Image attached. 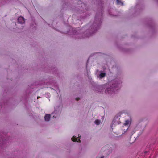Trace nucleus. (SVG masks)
Returning <instances> with one entry per match:
<instances>
[{"mask_svg": "<svg viewBox=\"0 0 158 158\" xmlns=\"http://www.w3.org/2000/svg\"><path fill=\"white\" fill-rule=\"evenodd\" d=\"M109 13L110 14V15H112L113 16H116V15H114V14H112L111 13V12H109Z\"/></svg>", "mask_w": 158, "mask_h": 158, "instance_id": "16", "label": "nucleus"}, {"mask_svg": "<svg viewBox=\"0 0 158 158\" xmlns=\"http://www.w3.org/2000/svg\"><path fill=\"white\" fill-rule=\"evenodd\" d=\"M130 122V121L129 120H127L125 121V123L124 124L125 125H127L129 124Z\"/></svg>", "mask_w": 158, "mask_h": 158, "instance_id": "13", "label": "nucleus"}, {"mask_svg": "<svg viewBox=\"0 0 158 158\" xmlns=\"http://www.w3.org/2000/svg\"><path fill=\"white\" fill-rule=\"evenodd\" d=\"M102 0H97L98 4L101 6L100 11L99 13H97L95 15L94 21L92 24L89 27V28L85 32L83 33V31L85 29L84 28L81 29H73V30L72 34L76 35L77 38L82 39L85 37H89L92 34L96 33L98 30L100 28L102 21Z\"/></svg>", "mask_w": 158, "mask_h": 158, "instance_id": "1", "label": "nucleus"}, {"mask_svg": "<svg viewBox=\"0 0 158 158\" xmlns=\"http://www.w3.org/2000/svg\"><path fill=\"white\" fill-rule=\"evenodd\" d=\"M50 114H46L44 117L45 120L47 121H48L50 120Z\"/></svg>", "mask_w": 158, "mask_h": 158, "instance_id": "6", "label": "nucleus"}, {"mask_svg": "<svg viewBox=\"0 0 158 158\" xmlns=\"http://www.w3.org/2000/svg\"><path fill=\"white\" fill-rule=\"evenodd\" d=\"M122 83L119 79H115L107 84L102 85H96L94 86L93 89L97 92H101L106 88L105 93L108 94H114L118 89L120 84Z\"/></svg>", "mask_w": 158, "mask_h": 158, "instance_id": "2", "label": "nucleus"}, {"mask_svg": "<svg viewBox=\"0 0 158 158\" xmlns=\"http://www.w3.org/2000/svg\"><path fill=\"white\" fill-rule=\"evenodd\" d=\"M116 3L118 5L123 6V3L122 1L121 0H116Z\"/></svg>", "mask_w": 158, "mask_h": 158, "instance_id": "8", "label": "nucleus"}, {"mask_svg": "<svg viewBox=\"0 0 158 158\" xmlns=\"http://www.w3.org/2000/svg\"><path fill=\"white\" fill-rule=\"evenodd\" d=\"M51 71L50 70V69H47V72H48H48H54L55 73H56V71H57V69L56 68H54L53 69L51 68Z\"/></svg>", "mask_w": 158, "mask_h": 158, "instance_id": "7", "label": "nucleus"}, {"mask_svg": "<svg viewBox=\"0 0 158 158\" xmlns=\"http://www.w3.org/2000/svg\"><path fill=\"white\" fill-rule=\"evenodd\" d=\"M2 104H1V103H0V107H1V108H2Z\"/></svg>", "mask_w": 158, "mask_h": 158, "instance_id": "18", "label": "nucleus"}, {"mask_svg": "<svg viewBox=\"0 0 158 158\" xmlns=\"http://www.w3.org/2000/svg\"><path fill=\"white\" fill-rule=\"evenodd\" d=\"M39 98H40V97L38 96L37 97V98L38 99Z\"/></svg>", "mask_w": 158, "mask_h": 158, "instance_id": "22", "label": "nucleus"}, {"mask_svg": "<svg viewBox=\"0 0 158 158\" xmlns=\"http://www.w3.org/2000/svg\"><path fill=\"white\" fill-rule=\"evenodd\" d=\"M104 158V156H102V157H101L100 158Z\"/></svg>", "mask_w": 158, "mask_h": 158, "instance_id": "21", "label": "nucleus"}, {"mask_svg": "<svg viewBox=\"0 0 158 158\" xmlns=\"http://www.w3.org/2000/svg\"><path fill=\"white\" fill-rule=\"evenodd\" d=\"M18 21L19 23L22 24H24L25 23V19L22 16H20L18 18Z\"/></svg>", "mask_w": 158, "mask_h": 158, "instance_id": "5", "label": "nucleus"}, {"mask_svg": "<svg viewBox=\"0 0 158 158\" xmlns=\"http://www.w3.org/2000/svg\"><path fill=\"white\" fill-rule=\"evenodd\" d=\"M22 27H23V28H23V27L24 26H22Z\"/></svg>", "mask_w": 158, "mask_h": 158, "instance_id": "23", "label": "nucleus"}, {"mask_svg": "<svg viewBox=\"0 0 158 158\" xmlns=\"http://www.w3.org/2000/svg\"><path fill=\"white\" fill-rule=\"evenodd\" d=\"M109 154H110L112 153L113 150V147H110L109 149Z\"/></svg>", "mask_w": 158, "mask_h": 158, "instance_id": "10", "label": "nucleus"}, {"mask_svg": "<svg viewBox=\"0 0 158 158\" xmlns=\"http://www.w3.org/2000/svg\"><path fill=\"white\" fill-rule=\"evenodd\" d=\"M71 140L73 141H77V138L76 136H73Z\"/></svg>", "mask_w": 158, "mask_h": 158, "instance_id": "11", "label": "nucleus"}, {"mask_svg": "<svg viewBox=\"0 0 158 158\" xmlns=\"http://www.w3.org/2000/svg\"><path fill=\"white\" fill-rule=\"evenodd\" d=\"M152 148V144L151 143H149L147 146L146 150L144 152V155H146L148 154L149 151Z\"/></svg>", "mask_w": 158, "mask_h": 158, "instance_id": "4", "label": "nucleus"}, {"mask_svg": "<svg viewBox=\"0 0 158 158\" xmlns=\"http://www.w3.org/2000/svg\"><path fill=\"white\" fill-rule=\"evenodd\" d=\"M101 122L100 120L98 119H97L94 121V123L95 124L97 125H99Z\"/></svg>", "mask_w": 158, "mask_h": 158, "instance_id": "9", "label": "nucleus"}, {"mask_svg": "<svg viewBox=\"0 0 158 158\" xmlns=\"http://www.w3.org/2000/svg\"><path fill=\"white\" fill-rule=\"evenodd\" d=\"M128 128H127V130H126V131H124V133H123V134L125 133L126 131H128Z\"/></svg>", "mask_w": 158, "mask_h": 158, "instance_id": "17", "label": "nucleus"}, {"mask_svg": "<svg viewBox=\"0 0 158 158\" xmlns=\"http://www.w3.org/2000/svg\"><path fill=\"white\" fill-rule=\"evenodd\" d=\"M53 118H56V117H55V116H53Z\"/></svg>", "mask_w": 158, "mask_h": 158, "instance_id": "20", "label": "nucleus"}, {"mask_svg": "<svg viewBox=\"0 0 158 158\" xmlns=\"http://www.w3.org/2000/svg\"><path fill=\"white\" fill-rule=\"evenodd\" d=\"M118 118V116H116L114 118V119L112 122V123L113 124H114L116 122V119H117Z\"/></svg>", "mask_w": 158, "mask_h": 158, "instance_id": "12", "label": "nucleus"}, {"mask_svg": "<svg viewBox=\"0 0 158 158\" xmlns=\"http://www.w3.org/2000/svg\"><path fill=\"white\" fill-rule=\"evenodd\" d=\"M75 99L76 100L78 101L80 99V98H77Z\"/></svg>", "mask_w": 158, "mask_h": 158, "instance_id": "15", "label": "nucleus"}, {"mask_svg": "<svg viewBox=\"0 0 158 158\" xmlns=\"http://www.w3.org/2000/svg\"><path fill=\"white\" fill-rule=\"evenodd\" d=\"M77 142H80L81 141L80 139L78 141H77Z\"/></svg>", "mask_w": 158, "mask_h": 158, "instance_id": "19", "label": "nucleus"}, {"mask_svg": "<svg viewBox=\"0 0 158 158\" xmlns=\"http://www.w3.org/2000/svg\"><path fill=\"white\" fill-rule=\"evenodd\" d=\"M157 2H158V0H157Z\"/></svg>", "mask_w": 158, "mask_h": 158, "instance_id": "24", "label": "nucleus"}, {"mask_svg": "<svg viewBox=\"0 0 158 158\" xmlns=\"http://www.w3.org/2000/svg\"><path fill=\"white\" fill-rule=\"evenodd\" d=\"M96 75L100 79L104 78L106 75V73L102 71H99L98 69L96 70Z\"/></svg>", "mask_w": 158, "mask_h": 158, "instance_id": "3", "label": "nucleus"}, {"mask_svg": "<svg viewBox=\"0 0 158 158\" xmlns=\"http://www.w3.org/2000/svg\"><path fill=\"white\" fill-rule=\"evenodd\" d=\"M79 13H80V12H82V8H81L79 9V10L77 11Z\"/></svg>", "mask_w": 158, "mask_h": 158, "instance_id": "14", "label": "nucleus"}]
</instances>
